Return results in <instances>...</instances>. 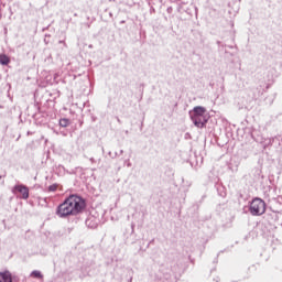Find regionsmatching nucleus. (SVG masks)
Returning a JSON list of instances; mask_svg holds the SVG:
<instances>
[{
    "mask_svg": "<svg viewBox=\"0 0 282 282\" xmlns=\"http://www.w3.org/2000/svg\"><path fill=\"white\" fill-rule=\"evenodd\" d=\"M85 206L86 203L83 197L78 195H70L56 208V215L61 219L75 217L76 215H79L82 210H85Z\"/></svg>",
    "mask_w": 282,
    "mask_h": 282,
    "instance_id": "obj_1",
    "label": "nucleus"
},
{
    "mask_svg": "<svg viewBox=\"0 0 282 282\" xmlns=\"http://www.w3.org/2000/svg\"><path fill=\"white\" fill-rule=\"evenodd\" d=\"M189 113L195 127L198 129H204V127H206V122H208V119L206 118V108L197 106Z\"/></svg>",
    "mask_w": 282,
    "mask_h": 282,
    "instance_id": "obj_2",
    "label": "nucleus"
},
{
    "mask_svg": "<svg viewBox=\"0 0 282 282\" xmlns=\"http://www.w3.org/2000/svg\"><path fill=\"white\" fill-rule=\"evenodd\" d=\"M249 213L253 217H261L265 214V202L261 198H253L249 206Z\"/></svg>",
    "mask_w": 282,
    "mask_h": 282,
    "instance_id": "obj_3",
    "label": "nucleus"
},
{
    "mask_svg": "<svg viewBox=\"0 0 282 282\" xmlns=\"http://www.w3.org/2000/svg\"><path fill=\"white\" fill-rule=\"evenodd\" d=\"M14 191L22 194V199H28L30 197V189L24 185H15Z\"/></svg>",
    "mask_w": 282,
    "mask_h": 282,
    "instance_id": "obj_4",
    "label": "nucleus"
},
{
    "mask_svg": "<svg viewBox=\"0 0 282 282\" xmlns=\"http://www.w3.org/2000/svg\"><path fill=\"white\" fill-rule=\"evenodd\" d=\"M0 276L3 282H12V273L10 271L0 272Z\"/></svg>",
    "mask_w": 282,
    "mask_h": 282,
    "instance_id": "obj_5",
    "label": "nucleus"
},
{
    "mask_svg": "<svg viewBox=\"0 0 282 282\" xmlns=\"http://www.w3.org/2000/svg\"><path fill=\"white\" fill-rule=\"evenodd\" d=\"M0 64L1 65H9L10 64V57H8L6 54L0 55Z\"/></svg>",
    "mask_w": 282,
    "mask_h": 282,
    "instance_id": "obj_6",
    "label": "nucleus"
},
{
    "mask_svg": "<svg viewBox=\"0 0 282 282\" xmlns=\"http://www.w3.org/2000/svg\"><path fill=\"white\" fill-rule=\"evenodd\" d=\"M31 276H33L34 279H43V274H41V271H33L31 273Z\"/></svg>",
    "mask_w": 282,
    "mask_h": 282,
    "instance_id": "obj_7",
    "label": "nucleus"
},
{
    "mask_svg": "<svg viewBox=\"0 0 282 282\" xmlns=\"http://www.w3.org/2000/svg\"><path fill=\"white\" fill-rule=\"evenodd\" d=\"M59 124L62 127H68L69 126V119H61Z\"/></svg>",
    "mask_w": 282,
    "mask_h": 282,
    "instance_id": "obj_8",
    "label": "nucleus"
}]
</instances>
